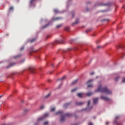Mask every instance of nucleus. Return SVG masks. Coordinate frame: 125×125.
Wrapping results in <instances>:
<instances>
[{"instance_id": "obj_6", "label": "nucleus", "mask_w": 125, "mask_h": 125, "mask_svg": "<svg viewBox=\"0 0 125 125\" xmlns=\"http://www.w3.org/2000/svg\"><path fill=\"white\" fill-rule=\"evenodd\" d=\"M99 101V98H95L93 99V104H96Z\"/></svg>"}, {"instance_id": "obj_19", "label": "nucleus", "mask_w": 125, "mask_h": 125, "mask_svg": "<svg viewBox=\"0 0 125 125\" xmlns=\"http://www.w3.org/2000/svg\"><path fill=\"white\" fill-rule=\"evenodd\" d=\"M93 80H90L87 82V84H89L91 83H92Z\"/></svg>"}, {"instance_id": "obj_51", "label": "nucleus", "mask_w": 125, "mask_h": 125, "mask_svg": "<svg viewBox=\"0 0 125 125\" xmlns=\"http://www.w3.org/2000/svg\"><path fill=\"white\" fill-rule=\"evenodd\" d=\"M28 111L27 109L25 110V111Z\"/></svg>"}, {"instance_id": "obj_39", "label": "nucleus", "mask_w": 125, "mask_h": 125, "mask_svg": "<svg viewBox=\"0 0 125 125\" xmlns=\"http://www.w3.org/2000/svg\"><path fill=\"white\" fill-rule=\"evenodd\" d=\"M94 74V72H91L90 73V75H93Z\"/></svg>"}, {"instance_id": "obj_11", "label": "nucleus", "mask_w": 125, "mask_h": 125, "mask_svg": "<svg viewBox=\"0 0 125 125\" xmlns=\"http://www.w3.org/2000/svg\"><path fill=\"white\" fill-rule=\"evenodd\" d=\"M83 104V102H76V104L77 105H82Z\"/></svg>"}, {"instance_id": "obj_29", "label": "nucleus", "mask_w": 125, "mask_h": 125, "mask_svg": "<svg viewBox=\"0 0 125 125\" xmlns=\"http://www.w3.org/2000/svg\"><path fill=\"white\" fill-rule=\"evenodd\" d=\"M36 40V39H32L31 40V43H32L33 42H34V41H35Z\"/></svg>"}, {"instance_id": "obj_16", "label": "nucleus", "mask_w": 125, "mask_h": 125, "mask_svg": "<svg viewBox=\"0 0 125 125\" xmlns=\"http://www.w3.org/2000/svg\"><path fill=\"white\" fill-rule=\"evenodd\" d=\"M54 12H55V13L57 14V13H59V11L58 9H54Z\"/></svg>"}, {"instance_id": "obj_15", "label": "nucleus", "mask_w": 125, "mask_h": 125, "mask_svg": "<svg viewBox=\"0 0 125 125\" xmlns=\"http://www.w3.org/2000/svg\"><path fill=\"white\" fill-rule=\"evenodd\" d=\"M70 30V28L68 26H66L64 28V30L68 31Z\"/></svg>"}, {"instance_id": "obj_22", "label": "nucleus", "mask_w": 125, "mask_h": 125, "mask_svg": "<svg viewBox=\"0 0 125 125\" xmlns=\"http://www.w3.org/2000/svg\"><path fill=\"white\" fill-rule=\"evenodd\" d=\"M48 26H49V24H47L44 25V26L42 27V28H43V29L46 28H47V27H48Z\"/></svg>"}, {"instance_id": "obj_3", "label": "nucleus", "mask_w": 125, "mask_h": 125, "mask_svg": "<svg viewBox=\"0 0 125 125\" xmlns=\"http://www.w3.org/2000/svg\"><path fill=\"white\" fill-rule=\"evenodd\" d=\"M101 99L107 102L110 101L111 100V99L109 98L104 96H101Z\"/></svg>"}, {"instance_id": "obj_8", "label": "nucleus", "mask_w": 125, "mask_h": 125, "mask_svg": "<svg viewBox=\"0 0 125 125\" xmlns=\"http://www.w3.org/2000/svg\"><path fill=\"white\" fill-rule=\"evenodd\" d=\"M29 70L32 73H35V69L33 67H29Z\"/></svg>"}, {"instance_id": "obj_50", "label": "nucleus", "mask_w": 125, "mask_h": 125, "mask_svg": "<svg viewBox=\"0 0 125 125\" xmlns=\"http://www.w3.org/2000/svg\"><path fill=\"white\" fill-rule=\"evenodd\" d=\"M52 66L54 67V64H52Z\"/></svg>"}, {"instance_id": "obj_7", "label": "nucleus", "mask_w": 125, "mask_h": 125, "mask_svg": "<svg viewBox=\"0 0 125 125\" xmlns=\"http://www.w3.org/2000/svg\"><path fill=\"white\" fill-rule=\"evenodd\" d=\"M84 95L83 93H77V96L80 98H83Z\"/></svg>"}, {"instance_id": "obj_26", "label": "nucleus", "mask_w": 125, "mask_h": 125, "mask_svg": "<svg viewBox=\"0 0 125 125\" xmlns=\"http://www.w3.org/2000/svg\"><path fill=\"white\" fill-rule=\"evenodd\" d=\"M20 57H21V56L18 55V56H15L14 58L18 59V58H19Z\"/></svg>"}, {"instance_id": "obj_52", "label": "nucleus", "mask_w": 125, "mask_h": 125, "mask_svg": "<svg viewBox=\"0 0 125 125\" xmlns=\"http://www.w3.org/2000/svg\"><path fill=\"white\" fill-rule=\"evenodd\" d=\"M2 125H5V124H3Z\"/></svg>"}, {"instance_id": "obj_20", "label": "nucleus", "mask_w": 125, "mask_h": 125, "mask_svg": "<svg viewBox=\"0 0 125 125\" xmlns=\"http://www.w3.org/2000/svg\"><path fill=\"white\" fill-rule=\"evenodd\" d=\"M119 79H120V77H116L115 78V82H118Z\"/></svg>"}, {"instance_id": "obj_33", "label": "nucleus", "mask_w": 125, "mask_h": 125, "mask_svg": "<svg viewBox=\"0 0 125 125\" xmlns=\"http://www.w3.org/2000/svg\"><path fill=\"white\" fill-rule=\"evenodd\" d=\"M71 15H72V18H74V12L71 13Z\"/></svg>"}, {"instance_id": "obj_30", "label": "nucleus", "mask_w": 125, "mask_h": 125, "mask_svg": "<svg viewBox=\"0 0 125 125\" xmlns=\"http://www.w3.org/2000/svg\"><path fill=\"white\" fill-rule=\"evenodd\" d=\"M36 1V0H31L30 1V3H31V4H32V3H33V2H34V1Z\"/></svg>"}, {"instance_id": "obj_45", "label": "nucleus", "mask_w": 125, "mask_h": 125, "mask_svg": "<svg viewBox=\"0 0 125 125\" xmlns=\"http://www.w3.org/2000/svg\"><path fill=\"white\" fill-rule=\"evenodd\" d=\"M101 48V46H97V48H98V49H99V48Z\"/></svg>"}, {"instance_id": "obj_17", "label": "nucleus", "mask_w": 125, "mask_h": 125, "mask_svg": "<svg viewBox=\"0 0 125 125\" xmlns=\"http://www.w3.org/2000/svg\"><path fill=\"white\" fill-rule=\"evenodd\" d=\"M77 82H78L77 80H74L73 82H72V84L74 85V84H76L77 83Z\"/></svg>"}, {"instance_id": "obj_9", "label": "nucleus", "mask_w": 125, "mask_h": 125, "mask_svg": "<svg viewBox=\"0 0 125 125\" xmlns=\"http://www.w3.org/2000/svg\"><path fill=\"white\" fill-rule=\"evenodd\" d=\"M15 63H12L10 64H9L8 66H7V68H9L10 67H13V66H14L15 65Z\"/></svg>"}, {"instance_id": "obj_14", "label": "nucleus", "mask_w": 125, "mask_h": 125, "mask_svg": "<svg viewBox=\"0 0 125 125\" xmlns=\"http://www.w3.org/2000/svg\"><path fill=\"white\" fill-rule=\"evenodd\" d=\"M70 104V103H66L63 105V107L66 108L68 106H69Z\"/></svg>"}, {"instance_id": "obj_40", "label": "nucleus", "mask_w": 125, "mask_h": 125, "mask_svg": "<svg viewBox=\"0 0 125 125\" xmlns=\"http://www.w3.org/2000/svg\"><path fill=\"white\" fill-rule=\"evenodd\" d=\"M104 21H109V20L106 19V20H103Z\"/></svg>"}, {"instance_id": "obj_27", "label": "nucleus", "mask_w": 125, "mask_h": 125, "mask_svg": "<svg viewBox=\"0 0 125 125\" xmlns=\"http://www.w3.org/2000/svg\"><path fill=\"white\" fill-rule=\"evenodd\" d=\"M93 85L92 84L88 85V88L92 87Z\"/></svg>"}, {"instance_id": "obj_46", "label": "nucleus", "mask_w": 125, "mask_h": 125, "mask_svg": "<svg viewBox=\"0 0 125 125\" xmlns=\"http://www.w3.org/2000/svg\"><path fill=\"white\" fill-rule=\"evenodd\" d=\"M108 124H109V123L107 122H106V125H108Z\"/></svg>"}, {"instance_id": "obj_48", "label": "nucleus", "mask_w": 125, "mask_h": 125, "mask_svg": "<svg viewBox=\"0 0 125 125\" xmlns=\"http://www.w3.org/2000/svg\"><path fill=\"white\" fill-rule=\"evenodd\" d=\"M118 118H119V117H118V116H116V119H118Z\"/></svg>"}, {"instance_id": "obj_38", "label": "nucleus", "mask_w": 125, "mask_h": 125, "mask_svg": "<svg viewBox=\"0 0 125 125\" xmlns=\"http://www.w3.org/2000/svg\"><path fill=\"white\" fill-rule=\"evenodd\" d=\"M86 11L87 12L89 11V9L88 8H86Z\"/></svg>"}, {"instance_id": "obj_43", "label": "nucleus", "mask_w": 125, "mask_h": 125, "mask_svg": "<svg viewBox=\"0 0 125 125\" xmlns=\"http://www.w3.org/2000/svg\"><path fill=\"white\" fill-rule=\"evenodd\" d=\"M89 125H93L92 123H89Z\"/></svg>"}, {"instance_id": "obj_5", "label": "nucleus", "mask_w": 125, "mask_h": 125, "mask_svg": "<svg viewBox=\"0 0 125 125\" xmlns=\"http://www.w3.org/2000/svg\"><path fill=\"white\" fill-rule=\"evenodd\" d=\"M111 5V3H102L100 4V6H110Z\"/></svg>"}, {"instance_id": "obj_44", "label": "nucleus", "mask_w": 125, "mask_h": 125, "mask_svg": "<svg viewBox=\"0 0 125 125\" xmlns=\"http://www.w3.org/2000/svg\"><path fill=\"white\" fill-rule=\"evenodd\" d=\"M125 5L123 6H122V8H123V9H125Z\"/></svg>"}, {"instance_id": "obj_25", "label": "nucleus", "mask_w": 125, "mask_h": 125, "mask_svg": "<svg viewBox=\"0 0 125 125\" xmlns=\"http://www.w3.org/2000/svg\"><path fill=\"white\" fill-rule=\"evenodd\" d=\"M50 95H51V94H50V93H49L48 95H47L45 96V98H48V97L50 96Z\"/></svg>"}, {"instance_id": "obj_23", "label": "nucleus", "mask_w": 125, "mask_h": 125, "mask_svg": "<svg viewBox=\"0 0 125 125\" xmlns=\"http://www.w3.org/2000/svg\"><path fill=\"white\" fill-rule=\"evenodd\" d=\"M91 30V29H88L86 30L85 32H86V33H87L89 32Z\"/></svg>"}, {"instance_id": "obj_34", "label": "nucleus", "mask_w": 125, "mask_h": 125, "mask_svg": "<svg viewBox=\"0 0 125 125\" xmlns=\"http://www.w3.org/2000/svg\"><path fill=\"white\" fill-rule=\"evenodd\" d=\"M123 83H125V78H124L122 80Z\"/></svg>"}, {"instance_id": "obj_41", "label": "nucleus", "mask_w": 125, "mask_h": 125, "mask_svg": "<svg viewBox=\"0 0 125 125\" xmlns=\"http://www.w3.org/2000/svg\"><path fill=\"white\" fill-rule=\"evenodd\" d=\"M119 48H123V45H120Z\"/></svg>"}, {"instance_id": "obj_21", "label": "nucleus", "mask_w": 125, "mask_h": 125, "mask_svg": "<svg viewBox=\"0 0 125 125\" xmlns=\"http://www.w3.org/2000/svg\"><path fill=\"white\" fill-rule=\"evenodd\" d=\"M62 27V24H59V25H57V28H58V29Z\"/></svg>"}, {"instance_id": "obj_18", "label": "nucleus", "mask_w": 125, "mask_h": 125, "mask_svg": "<svg viewBox=\"0 0 125 125\" xmlns=\"http://www.w3.org/2000/svg\"><path fill=\"white\" fill-rule=\"evenodd\" d=\"M63 41H57V43H63Z\"/></svg>"}, {"instance_id": "obj_37", "label": "nucleus", "mask_w": 125, "mask_h": 125, "mask_svg": "<svg viewBox=\"0 0 125 125\" xmlns=\"http://www.w3.org/2000/svg\"><path fill=\"white\" fill-rule=\"evenodd\" d=\"M13 10V7H11L10 8V10Z\"/></svg>"}, {"instance_id": "obj_49", "label": "nucleus", "mask_w": 125, "mask_h": 125, "mask_svg": "<svg viewBox=\"0 0 125 125\" xmlns=\"http://www.w3.org/2000/svg\"><path fill=\"white\" fill-rule=\"evenodd\" d=\"M73 125H78V124H74Z\"/></svg>"}, {"instance_id": "obj_1", "label": "nucleus", "mask_w": 125, "mask_h": 125, "mask_svg": "<svg viewBox=\"0 0 125 125\" xmlns=\"http://www.w3.org/2000/svg\"><path fill=\"white\" fill-rule=\"evenodd\" d=\"M96 92H101L102 93H104L106 94L109 95L112 93V91L109 90L107 87H102V85H100L98 89L96 90Z\"/></svg>"}, {"instance_id": "obj_4", "label": "nucleus", "mask_w": 125, "mask_h": 125, "mask_svg": "<svg viewBox=\"0 0 125 125\" xmlns=\"http://www.w3.org/2000/svg\"><path fill=\"white\" fill-rule=\"evenodd\" d=\"M48 115H49V114H48V113H45V114L44 115V116H43V117H40V118H39L38 121L40 122V121H41L44 120V118L48 117Z\"/></svg>"}, {"instance_id": "obj_10", "label": "nucleus", "mask_w": 125, "mask_h": 125, "mask_svg": "<svg viewBox=\"0 0 125 125\" xmlns=\"http://www.w3.org/2000/svg\"><path fill=\"white\" fill-rule=\"evenodd\" d=\"M79 23V19H76V21L74 22L73 23H72V25H74V24H77Z\"/></svg>"}, {"instance_id": "obj_47", "label": "nucleus", "mask_w": 125, "mask_h": 125, "mask_svg": "<svg viewBox=\"0 0 125 125\" xmlns=\"http://www.w3.org/2000/svg\"><path fill=\"white\" fill-rule=\"evenodd\" d=\"M24 60H23L21 62V63L23 62H24Z\"/></svg>"}, {"instance_id": "obj_36", "label": "nucleus", "mask_w": 125, "mask_h": 125, "mask_svg": "<svg viewBox=\"0 0 125 125\" xmlns=\"http://www.w3.org/2000/svg\"><path fill=\"white\" fill-rule=\"evenodd\" d=\"M24 49V47H22L21 48V50L22 51Z\"/></svg>"}, {"instance_id": "obj_28", "label": "nucleus", "mask_w": 125, "mask_h": 125, "mask_svg": "<svg viewBox=\"0 0 125 125\" xmlns=\"http://www.w3.org/2000/svg\"><path fill=\"white\" fill-rule=\"evenodd\" d=\"M49 124L48 122H45L44 123L43 125H48Z\"/></svg>"}, {"instance_id": "obj_32", "label": "nucleus", "mask_w": 125, "mask_h": 125, "mask_svg": "<svg viewBox=\"0 0 125 125\" xmlns=\"http://www.w3.org/2000/svg\"><path fill=\"white\" fill-rule=\"evenodd\" d=\"M60 19H61L60 18H57L54 19V21H56V20H60Z\"/></svg>"}, {"instance_id": "obj_31", "label": "nucleus", "mask_w": 125, "mask_h": 125, "mask_svg": "<svg viewBox=\"0 0 125 125\" xmlns=\"http://www.w3.org/2000/svg\"><path fill=\"white\" fill-rule=\"evenodd\" d=\"M55 110V108L53 107V108H52V109H51V111H54Z\"/></svg>"}, {"instance_id": "obj_35", "label": "nucleus", "mask_w": 125, "mask_h": 125, "mask_svg": "<svg viewBox=\"0 0 125 125\" xmlns=\"http://www.w3.org/2000/svg\"><path fill=\"white\" fill-rule=\"evenodd\" d=\"M90 104V101H88V106H89Z\"/></svg>"}, {"instance_id": "obj_13", "label": "nucleus", "mask_w": 125, "mask_h": 125, "mask_svg": "<svg viewBox=\"0 0 125 125\" xmlns=\"http://www.w3.org/2000/svg\"><path fill=\"white\" fill-rule=\"evenodd\" d=\"M66 78V76H64L60 79H59V81H62L63 80H64Z\"/></svg>"}, {"instance_id": "obj_12", "label": "nucleus", "mask_w": 125, "mask_h": 125, "mask_svg": "<svg viewBox=\"0 0 125 125\" xmlns=\"http://www.w3.org/2000/svg\"><path fill=\"white\" fill-rule=\"evenodd\" d=\"M86 95H87V96L90 97L93 95V92H88V93H87Z\"/></svg>"}, {"instance_id": "obj_2", "label": "nucleus", "mask_w": 125, "mask_h": 125, "mask_svg": "<svg viewBox=\"0 0 125 125\" xmlns=\"http://www.w3.org/2000/svg\"><path fill=\"white\" fill-rule=\"evenodd\" d=\"M56 115H61L62 117L61 118V122H63L65 120V116L69 118L72 116V114L69 113H66L65 115H63L62 111H59L56 113Z\"/></svg>"}, {"instance_id": "obj_42", "label": "nucleus", "mask_w": 125, "mask_h": 125, "mask_svg": "<svg viewBox=\"0 0 125 125\" xmlns=\"http://www.w3.org/2000/svg\"><path fill=\"white\" fill-rule=\"evenodd\" d=\"M43 108H44V106H43V105L41 106V108L42 109H43Z\"/></svg>"}, {"instance_id": "obj_24", "label": "nucleus", "mask_w": 125, "mask_h": 125, "mask_svg": "<svg viewBox=\"0 0 125 125\" xmlns=\"http://www.w3.org/2000/svg\"><path fill=\"white\" fill-rule=\"evenodd\" d=\"M77 90V88H75L71 90V92H74L76 91Z\"/></svg>"}]
</instances>
